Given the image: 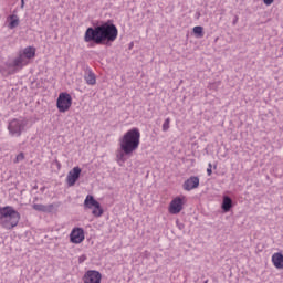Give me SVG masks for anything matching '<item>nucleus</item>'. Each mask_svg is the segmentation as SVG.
<instances>
[{
  "label": "nucleus",
  "instance_id": "1",
  "mask_svg": "<svg viewBox=\"0 0 283 283\" xmlns=\"http://www.w3.org/2000/svg\"><path fill=\"white\" fill-rule=\"evenodd\" d=\"M118 39V28L108 20L97 27H90L84 33L85 43H95V45H107Z\"/></svg>",
  "mask_w": 283,
  "mask_h": 283
},
{
  "label": "nucleus",
  "instance_id": "2",
  "mask_svg": "<svg viewBox=\"0 0 283 283\" xmlns=\"http://www.w3.org/2000/svg\"><path fill=\"white\" fill-rule=\"evenodd\" d=\"M119 147L126 156H132L140 147V129L134 127L119 139Z\"/></svg>",
  "mask_w": 283,
  "mask_h": 283
},
{
  "label": "nucleus",
  "instance_id": "3",
  "mask_svg": "<svg viewBox=\"0 0 283 283\" xmlns=\"http://www.w3.org/2000/svg\"><path fill=\"white\" fill-rule=\"evenodd\" d=\"M21 220V213L17 211L11 206L1 207L0 206V226L3 229L10 231V229H14L19 221Z\"/></svg>",
  "mask_w": 283,
  "mask_h": 283
},
{
  "label": "nucleus",
  "instance_id": "4",
  "mask_svg": "<svg viewBox=\"0 0 283 283\" xmlns=\"http://www.w3.org/2000/svg\"><path fill=\"white\" fill-rule=\"evenodd\" d=\"M34 56H36V49L34 46H27L19 52V55L11 63L7 64V67L9 70H23L30 63V59H34Z\"/></svg>",
  "mask_w": 283,
  "mask_h": 283
},
{
  "label": "nucleus",
  "instance_id": "5",
  "mask_svg": "<svg viewBox=\"0 0 283 283\" xmlns=\"http://www.w3.org/2000/svg\"><path fill=\"white\" fill-rule=\"evenodd\" d=\"M25 129V120L14 118L9 122L8 132L13 138H19Z\"/></svg>",
  "mask_w": 283,
  "mask_h": 283
},
{
  "label": "nucleus",
  "instance_id": "6",
  "mask_svg": "<svg viewBox=\"0 0 283 283\" xmlns=\"http://www.w3.org/2000/svg\"><path fill=\"white\" fill-rule=\"evenodd\" d=\"M85 209H93L92 214L95 218H101L103 216V208L101 207V202L94 199V196L87 195L84 200Z\"/></svg>",
  "mask_w": 283,
  "mask_h": 283
},
{
  "label": "nucleus",
  "instance_id": "7",
  "mask_svg": "<svg viewBox=\"0 0 283 283\" xmlns=\"http://www.w3.org/2000/svg\"><path fill=\"white\" fill-rule=\"evenodd\" d=\"M56 107L62 114L67 112L72 107V95L69 93H60L56 101Z\"/></svg>",
  "mask_w": 283,
  "mask_h": 283
},
{
  "label": "nucleus",
  "instance_id": "8",
  "mask_svg": "<svg viewBox=\"0 0 283 283\" xmlns=\"http://www.w3.org/2000/svg\"><path fill=\"white\" fill-rule=\"evenodd\" d=\"M81 178V167H74L72 170L69 171L66 176V182L69 187H74L76 181Z\"/></svg>",
  "mask_w": 283,
  "mask_h": 283
},
{
  "label": "nucleus",
  "instance_id": "9",
  "mask_svg": "<svg viewBox=\"0 0 283 283\" xmlns=\"http://www.w3.org/2000/svg\"><path fill=\"white\" fill-rule=\"evenodd\" d=\"M73 244H81L85 240V231L83 228H74L70 234Z\"/></svg>",
  "mask_w": 283,
  "mask_h": 283
},
{
  "label": "nucleus",
  "instance_id": "10",
  "mask_svg": "<svg viewBox=\"0 0 283 283\" xmlns=\"http://www.w3.org/2000/svg\"><path fill=\"white\" fill-rule=\"evenodd\" d=\"M103 275L96 270H88L84 274V283H101Z\"/></svg>",
  "mask_w": 283,
  "mask_h": 283
},
{
  "label": "nucleus",
  "instance_id": "11",
  "mask_svg": "<svg viewBox=\"0 0 283 283\" xmlns=\"http://www.w3.org/2000/svg\"><path fill=\"white\" fill-rule=\"evenodd\" d=\"M182 198L176 197L171 200L169 205V213H171L172 216H177V213H180V211H182Z\"/></svg>",
  "mask_w": 283,
  "mask_h": 283
},
{
  "label": "nucleus",
  "instance_id": "12",
  "mask_svg": "<svg viewBox=\"0 0 283 283\" xmlns=\"http://www.w3.org/2000/svg\"><path fill=\"white\" fill-rule=\"evenodd\" d=\"M185 191H192V189H198L200 187V178L191 176L182 185Z\"/></svg>",
  "mask_w": 283,
  "mask_h": 283
},
{
  "label": "nucleus",
  "instance_id": "13",
  "mask_svg": "<svg viewBox=\"0 0 283 283\" xmlns=\"http://www.w3.org/2000/svg\"><path fill=\"white\" fill-rule=\"evenodd\" d=\"M34 211H40L42 213H52L54 211V205H43V203H34L33 206Z\"/></svg>",
  "mask_w": 283,
  "mask_h": 283
},
{
  "label": "nucleus",
  "instance_id": "14",
  "mask_svg": "<svg viewBox=\"0 0 283 283\" xmlns=\"http://www.w3.org/2000/svg\"><path fill=\"white\" fill-rule=\"evenodd\" d=\"M221 209L224 213H229L233 209V199L229 196H223Z\"/></svg>",
  "mask_w": 283,
  "mask_h": 283
},
{
  "label": "nucleus",
  "instance_id": "15",
  "mask_svg": "<svg viewBox=\"0 0 283 283\" xmlns=\"http://www.w3.org/2000/svg\"><path fill=\"white\" fill-rule=\"evenodd\" d=\"M7 21H9V24H8L9 30H14V28H19V23H21V20L17 14L9 15L7 18Z\"/></svg>",
  "mask_w": 283,
  "mask_h": 283
},
{
  "label": "nucleus",
  "instance_id": "16",
  "mask_svg": "<svg viewBox=\"0 0 283 283\" xmlns=\"http://www.w3.org/2000/svg\"><path fill=\"white\" fill-rule=\"evenodd\" d=\"M84 81L86 85H96V74H94V72L91 69H88L85 72Z\"/></svg>",
  "mask_w": 283,
  "mask_h": 283
},
{
  "label": "nucleus",
  "instance_id": "17",
  "mask_svg": "<svg viewBox=\"0 0 283 283\" xmlns=\"http://www.w3.org/2000/svg\"><path fill=\"white\" fill-rule=\"evenodd\" d=\"M272 263L275 269H283V254L282 252H276L272 255Z\"/></svg>",
  "mask_w": 283,
  "mask_h": 283
},
{
  "label": "nucleus",
  "instance_id": "18",
  "mask_svg": "<svg viewBox=\"0 0 283 283\" xmlns=\"http://www.w3.org/2000/svg\"><path fill=\"white\" fill-rule=\"evenodd\" d=\"M205 29L200 25H197L192 29L193 34H196L197 39H202L205 36Z\"/></svg>",
  "mask_w": 283,
  "mask_h": 283
},
{
  "label": "nucleus",
  "instance_id": "19",
  "mask_svg": "<svg viewBox=\"0 0 283 283\" xmlns=\"http://www.w3.org/2000/svg\"><path fill=\"white\" fill-rule=\"evenodd\" d=\"M125 156H127V154H125V151H119V153H117V155H116V158H117V161L118 163H125Z\"/></svg>",
  "mask_w": 283,
  "mask_h": 283
},
{
  "label": "nucleus",
  "instance_id": "20",
  "mask_svg": "<svg viewBox=\"0 0 283 283\" xmlns=\"http://www.w3.org/2000/svg\"><path fill=\"white\" fill-rule=\"evenodd\" d=\"M171 123V118H166L164 124H163V132H169V125Z\"/></svg>",
  "mask_w": 283,
  "mask_h": 283
},
{
  "label": "nucleus",
  "instance_id": "21",
  "mask_svg": "<svg viewBox=\"0 0 283 283\" xmlns=\"http://www.w3.org/2000/svg\"><path fill=\"white\" fill-rule=\"evenodd\" d=\"M21 160H25V155L23 153L18 154L14 163H21Z\"/></svg>",
  "mask_w": 283,
  "mask_h": 283
},
{
  "label": "nucleus",
  "instance_id": "22",
  "mask_svg": "<svg viewBox=\"0 0 283 283\" xmlns=\"http://www.w3.org/2000/svg\"><path fill=\"white\" fill-rule=\"evenodd\" d=\"M211 169H212V166H211V164H209L208 168H207L208 176H211V174H213V170H211Z\"/></svg>",
  "mask_w": 283,
  "mask_h": 283
},
{
  "label": "nucleus",
  "instance_id": "23",
  "mask_svg": "<svg viewBox=\"0 0 283 283\" xmlns=\"http://www.w3.org/2000/svg\"><path fill=\"white\" fill-rule=\"evenodd\" d=\"M263 3H265V6H271V3H273V0H263Z\"/></svg>",
  "mask_w": 283,
  "mask_h": 283
},
{
  "label": "nucleus",
  "instance_id": "24",
  "mask_svg": "<svg viewBox=\"0 0 283 283\" xmlns=\"http://www.w3.org/2000/svg\"><path fill=\"white\" fill-rule=\"evenodd\" d=\"M20 8L23 10V8H25V0H21V6Z\"/></svg>",
  "mask_w": 283,
  "mask_h": 283
},
{
  "label": "nucleus",
  "instance_id": "25",
  "mask_svg": "<svg viewBox=\"0 0 283 283\" xmlns=\"http://www.w3.org/2000/svg\"><path fill=\"white\" fill-rule=\"evenodd\" d=\"M14 72H17L15 70H9L8 72H7V74H14Z\"/></svg>",
  "mask_w": 283,
  "mask_h": 283
},
{
  "label": "nucleus",
  "instance_id": "26",
  "mask_svg": "<svg viewBox=\"0 0 283 283\" xmlns=\"http://www.w3.org/2000/svg\"><path fill=\"white\" fill-rule=\"evenodd\" d=\"M235 23H238V19H235V20L233 21V25H235Z\"/></svg>",
  "mask_w": 283,
  "mask_h": 283
}]
</instances>
